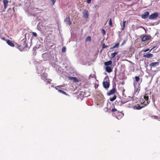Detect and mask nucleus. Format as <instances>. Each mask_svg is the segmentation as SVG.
<instances>
[{
    "label": "nucleus",
    "mask_w": 160,
    "mask_h": 160,
    "mask_svg": "<svg viewBox=\"0 0 160 160\" xmlns=\"http://www.w3.org/2000/svg\"><path fill=\"white\" fill-rule=\"evenodd\" d=\"M37 71L38 74H40L41 76V78L45 82L48 83H50L51 81V80L47 78V74L43 70V68L41 66H39L37 69Z\"/></svg>",
    "instance_id": "1"
},
{
    "label": "nucleus",
    "mask_w": 160,
    "mask_h": 160,
    "mask_svg": "<svg viewBox=\"0 0 160 160\" xmlns=\"http://www.w3.org/2000/svg\"><path fill=\"white\" fill-rule=\"evenodd\" d=\"M144 101L143 102V103L141 104L140 105H139L138 106H135V108L137 110H139L142 108H143L145 107L149 103L148 100V96L147 94H146L143 97Z\"/></svg>",
    "instance_id": "2"
},
{
    "label": "nucleus",
    "mask_w": 160,
    "mask_h": 160,
    "mask_svg": "<svg viewBox=\"0 0 160 160\" xmlns=\"http://www.w3.org/2000/svg\"><path fill=\"white\" fill-rule=\"evenodd\" d=\"M111 110L112 111L114 112L115 114H117L116 117L118 119L121 118L124 115L123 113L121 112H118L115 108H112Z\"/></svg>",
    "instance_id": "3"
},
{
    "label": "nucleus",
    "mask_w": 160,
    "mask_h": 160,
    "mask_svg": "<svg viewBox=\"0 0 160 160\" xmlns=\"http://www.w3.org/2000/svg\"><path fill=\"white\" fill-rule=\"evenodd\" d=\"M50 54L48 53H44L42 55V57L43 60L46 61L48 60Z\"/></svg>",
    "instance_id": "4"
},
{
    "label": "nucleus",
    "mask_w": 160,
    "mask_h": 160,
    "mask_svg": "<svg viewBox=\"0 0 160 160\" xmlns=\"http://www.w3.org/2000/svg\"><path fill=\"white\" fill-rule=\"evenodd\" d=\"M158 14L157 12H155L151 15L149 16V19L151 20H153L156 18L158 16Z\"/></svg>",
    "instance_id": "5"
},
{
    "label": "nucleus",
    "mask_w": 160,
    "mask_h": 160,
    "mask_svg": "<svg viewBox=\"0 0 160 160\" xmlns=\"http://www.w3.org/2000/svg\"><path fill=\"white\" fill-rule=\"evenodd\" d=\"M82 14L84 18H87L88 17V10L85 9L82 12Z\"/></svg>",
    "instance_id": "6"
},
{
    "label": "nucleus",
    "mask_w": 160,
    "mask_h": 160,
    "mask_svg": "<svg viewBox=\"0 0 160 160\" xmlns=\"http://www.w3.org/2000/svg\"><path fill=\"white\" fill-rule=\"evenodd\" d=\"M64 21L66 24L69 25V26L71 25L72 24V22L70 21L69 17H68L65 18L64 19Z\"/></svg>",
    "instance_id": "7"
},
{
    "label": "nucleus",
    "mask_w": 160,
    "mask_h": 160,
    "mask_svg": "<svg viewBox=\"0 0 160 160\" xmlns=\"http://www.w3.org/2000/svg\"><path fill=\"white\" fill-rule=\"evenodd\" d=\"M134 93L137 94L139 93L140 91L139 88L138 87L139 86H138L137 87H136L135 83L134 84Z\"/></svg>",
    "instance_id": "8"
},
{
    "label": "nucleus",
    "mask_w": 160,
    "mask_h": 160,
    "mask_svg": "<svg viewBox=\"0 0 160 160\" xmlns=\"http://www.w3.org/2000/svg\"><path fill=\"white\" fill-rule=\"evenodd\" d=\"M149 15V12L147 11L145 12L143 14L141 15V17L142 18L146 19L148 17Z\"/></svg>",
    "instance_id": "9"
},
{
    "label": "nucleus",
    "mask_w": 160,
    "mask_h": 160,
    "mask_svg": "<svg viewBox=\"0 0 160 160\" xmlns=\"http://www.w3.org/2000/svg\"><path fill=\"white\" fill-rule=\"evenodd\" d=\"M68 78L69 80H72L74 82H76L79 81L78 79L76 77H68Z\"/></svg>",
    "instance_id": "10"
},
{
    "label": "nucleus",
    "mask_w": 160,
    "mask_h": 160,
    "mask_svg": "<svg viewBox=\"0 0 160 160\" xmlns=\"http://www.w3.org/2000/svg\"><path fill=\"white\" fill-rule=\"evenodd\" d=\"M116 92V90L115 88H113L110 91H109L107 93V94L109 95H111L114 94Z\"/></svg>",
    "instance_id": "11"
},
{
    "label": "nucleus",
    "mask_w": 160,
    "mask_h": 160,
    "mask_svg": "<svg viewBox=\"0 0 160 160\" xmlns=\"http://www.w3.org/2000/svg\"><path fill=\"white\" fill-rule=\"evenodd\" d=\"M159 62H152L150 63L149 65V66L151 67H155L157 66H158L159 65Z\"/></svg>",
    "instance_id": "12"
},
{
    "label": "nucleus",
    "mask_w": 160,
    "mask_h": 160,
    "mask_svg": "<svg viewBox=\"0 0 160 160\" xmlns=\"http://www.w3.org/2000/svg\"><path fill=\"white\" fill-rule=\"evenodd\" d=\"M7 42V43L11 47H14V44L10 40H6Z\"/></svg>",
    "instance_id": "13"
},
{
    "label": "nucleus",
    "mask_w": 160,
    "mask_h": 160,
    "mask_svg": "<svg viewBox=\"0 0 160 160\" xmlns=\"http://www.w3.org/2000/svg\"><path fill=\"white\" fill-rule=\"evenodd\" d=\"M103 87L106 89L108 88L109 86V83L107 82H103Z\"/></svg>",
    "instance_id": "14"
},
{
    "label": "nucleus",
    "mask_w": 160,
    "mask_h": 160,
    "mask_svg": "<svg viewBox=\"0 0 160 160\" xmlns=\"http://www.w3.org/2000/svg\"><path fill=\"white\" fill-rule=\"evenodd\" d=\"M153 56V55L151 53H147L143 55V57L147 58H152Z\"/></svg>",
    "instance_id": "15"
},
{
    "label": "nucleus",
    "mask_w": 160,
    "mask_h": 160,
    "mask_svg": "<svg viewBox=\"0 0 160 160\" xmlns=\"http://www.w3.org/2000/svg\"><path fill=\"white\" fill-rule=\"evenodd\" d=\"M3 3H4V7L5 9H6L8 6V0H3Z\"/></svg>",
    "instance_id": "16"
},
{
    "label": "nucleus",
    "mask_w": 160,
    "mask_h": 160,
    "mask_svg": "<svg viewBox=\"0 0 160 160\" xmlns=\"http://www.w3.org/2000/svg\"><path fill=\"white\" fill-rule=\"evenodd\" d=\"M149 37L147 36H144L142 38V42H144L147 40L149 39Z\"/></svg>",
    "instance_id": "17"
},
{
    "label": "nucleus",
    "mask_w": 160,
    "mask_h": 160,
    "mask_svg": "<svg viewBox=\"0 0 160 160\" xmlns=\"http://www.w3.org/2000/svg\"><path fill=\"white\" fill-rule=\"evenodd\" d=\"M106 71L108 73H110L112 71V69L111 67L109 66H106Z\"/></svg>",
    "instance_id": "18"
},
{
    "label": "nucleus",
    "mask_w": 160,
    "mask_h": 160,
    "mask_svg": "<svg viewBox=\"0 0 160 160\" xmlns=\"http://www.w3.org/2000/svg\"><path fill=\"white\" fill-rule=\"evenodd\" d=\"M111 110L112 109L109 108V105H107V108H104V111L105 112H110L111 111H112Z\"/></svg>",
    "instance_id": "19"
},
{
    "label": "nucleus",
    "mask_w": 160,
    "mask_h": 160,
    "mask_svg": "<svg viewBox=\"0 0 160 160\" xmlns=\"http://www.w3.org/2000/svg\"><path fill=\"white\" fill-rule=\"evenodd\" d=\"M112 63V61H109L108 62H105L104 63V65H105L108 66L110 65Z\"/></svg>",
    "instance_id": "20"
},
{
    "label": "nucleus",
    "mask_w": 160,
    "mask_h": 160,
    "mask_svg": "<svg viewBox=\"0 0 160 160\" xmlns=\"http://www.w3.org/2000/svg\"><path fill=\"white\" fill-rule=\"evenodd\" d=\"M118 52H115L114 53H112L111 54V56L112 58H113L115 57V56L118 53Z\"/></svg>",
    "instance_id": "21"
},
{
    "label": "nucleus",
    "mask_w": 160,
    "mask_h": 160,
    "mask_svg": "<svg viewBox=\"0 0 160 160\" xmlns=\"http://www.w3.org/2000/svg\"><path fill=\"white\" fill-rule=\"evenodd\" d=\"M126 22V21H123V23H122L123 27L121 28V30H123L124 29Z\"/></svg>",
    "instance_id": "22"
},
{
    "label": "nucleus",
    "mask_w": 160,
    "mask_h": 160,
    "mask_svg": "<svg viewBox=\"0 0 160 160\" xmlns=\"http://www.w3.org/2000/svg\"><path fill=\"white\" fill-rule=\"evenodd\" d=\"M116 98V96L115 95H114L113 97L110 99V100L111 101H114Z\"/></svg>",
    "instance_id": "23"
},
{
    "label": "nucleus",
    "mask_w": 160,
    "mask_h": 160,
    "mask_svg": "<svg viewBox=\"0 0 160 160\" xmlns=\"http://www.w3.org/2000/svg\"><path fill=\"white\" fill-rule=\"evenodd\" d=\"M119 45V43H118L116 44L113 47L111 48V49H113L118 47Z\"/></svg>",
    "instance_id": "24"
},
{
    "label": "nucleus",
    "mask_w": 160,
    "mask_h": 160,
    "mask_svg": "<svg viewBox=\"0 0 160 160\" xmlns=\"http://www.w3.org/2000/svg\"><path fill=\"white\" fill-rule=\"evenodd\" d=\"M91 40V38L90 36L88 37L86 39V41H90Z\"/></svg>",
    "instance_id": "25"
},
{
    "label": "nucleus",
    "mask_w": 160,
    "mask_h": 160,
    "mask_svg": "<svg viewBox=\"0 0 160 160\" xmlns=\"http://www.w3.org/2000/svg\"><path fill=\"white\" fill-rule=\"evenodd\" d=\"M58 92H59L62 93L63 94H65V95H67L66 93L65 92L63 91L62 90H60V89H58Z\"/></svg>",
    "instance_id": "26"
},
{
    "label": "nucleus",
    "mask_w": 160,
    "mask_h": 160,
    "mask_svg": "<svg viewBox=\"0 0 160 160\" xmlns=\"http://www.w3.org/2000/svg\"><path fill=\"white\" fill-rule=\"evenodd\" d=\"M66 51V48L65 47H63L62 49V52H64Z\"/></svg>",
    "instance_id": "27"
},
{
    "label": "nucleus",
    "mask_w": 160,
    "mask_h": 160,
    "mask_svg": "<svg viewBox=\"0 0 160 160\" xmlns=\"http://www.w3.org/2000/svg\"><path fill=\"white\" fill-rule=\"evenodd\" d=\"M18 49L21 51H22L23 49V48L21 46H20L18 47Z\"/></svg>",
    "instance_id": "28"
},
{
    "label": "nucleus",
    "mask_w": 160,
    "mask_h": 160,
    "mask_svg": "<svg viewBox=\"0 0 160 160\" xmlns=\"http://www.w3.org/2000/svg\"><path fill=\"white\" fill-rule=\"evenodd\" d=\"M50 1L51 2V5H53L55 4V3L56 2V0H51Z\"/></svg>",
    "instance_id": "29"
},
{
    "label": "nucleus",
    "mask_w": 160,
    "mask_h": 160,
    "mask_svg": "<svg viewBox=\"0 0 160 160\" xmlns=\"http://www.w3.org/2000/svg\"><path fill=\"white\" fill-rule=\"evenodd\" d=\"M135 81L138 82L139 80V78L138 76H136L135 77Z\"/></svg>",
    "instance_id": "30"
},
{
    "label": "nucleus",
    "mask_w": 160,
    "mask_h": 160,
    "mask_svg": "<svg viewBox=\"0 0 160 160\" xmlns=\"http://www.w3.org/2000/svg\"><path fill=\"white\" fill-rule=\"evenodd\" d=\"M61 87H62V86H57V87H55V88L56 89L58 90V89H60V88Z\"/></svg>",
    "instance_id": "31"
},
{
    "label": "nucleus",
    "mask_w": 160,
    "mask_h": 160,
    "mask_svg": "<svg viewBox=\"0 0 160 160\" xmlns=\"http://www.w3.org/2000/svg\"><path fill=\"white\" fill-rule=\"evenodd\" d=\"M109 25L110 26H112V19H111V18H110V20H109Z\"/></svg>",
    "instance_id": "32"
},
{
    "label": "nucleus",
    "mask_w": 160,
    "mask_h": 160,
    "mask_svg": "<svg viewBox=\"0 0 160 160\" xmlns=\"http://www.w3.org/2000/svg\"><path fill=\"white\" fill-rule=\"evenodd\" d=\"M32 33L33 34V36H35V37H37V34L36 32H32Z\"/></svg>",
    "instance_id": "33"
},
{
    "label": "nucleus",
    "mask_w": 160,
    "mask_h": 160,
    "mask_svg": "<svg viewBox=\"0 0 160 160\" xmlns=\"http://www.w3.org/2000/svg\"><path fill=\"white\" fill-rule=\"evenodd\" d=\"M126 43V41L125 40H124L123 41L122 43L121 44V45L122 46H123Z\"/></svg>",
    "instance_id": "34"
},
{
    "label": "nucleus",
    "mask_w": 160,
    "mask_h": 160,
    "mask_svg": "<svg viewBox=\"0 0 160 160\" xmlns=\"http://www.w3.org/2000/svg\"><path fill=\"white\" fill-rule=\"evenodd\" d=\"M107 45H106L104 43H103V44H102V48H106L107 47Z\"/></svg>",
    "instance_id": "35"
},
{
    "label": "nucleus",
    "mask_w": 160,
    "mask_h": 160,
    "mask_svg": "<svg viewBox=\"0 0 160 160\" xmlns=\"http://www.w3.org/2000/svg\"><path fill=\"white\" fill-rule=\"evenodd\" d=\"M91 0H87V2L89 4L91 3Z\"/></svg>",
    "instance_id": "36"
},
{
    "label": "nucleus",
    "mask_w": 160,
    "mask_h": 160,
    "mask_svg": "<svg viewBox=\"0 0 160 160\" xmlns=\"http://www.w3.org/2000/svg\"><path fill=\"white\" fill-rule=\"evenodd\" d=\"M149 50V49L148 48H147V49H145L144 51V52H148V51Z\"/></svg>",
    "instance_id": "37"
},
{
    "label": "nucleus",
    "mask_w": 160,
    "mask_h": 160,
    "mask_svg": "<svg viewBox=\"0 0 160 160\" xmlns=\"http://www.w3.org/2000/svg\"><path fill=\"white\" fill-rule=\"evenodd\" d=\"M2 39L4 41H6L7 40H6L5 38L3 37L2 38Z\"/></svg>",
    "instance_id": "38"
},
{
    "label": "nucleus",
    "mask_w": 160,
    "mask_h": 160,
    "mask_svg": "<svg viewBox=\"0 0 160 160\" xmlns=\"http://www.w3.org/2000/svg\"><path fill=\"white\" fill-rule=\"evenodd\" d=\"M102 32H103V33H104V34H105V30H104V29H102Z\"/></svg>",
    "instance_id": "39"
},
{
    "label": "nucleus",
    "mask_w": 160,
    "mask_h": 160,
    "mask_svg": "<svg viewBox=\"0 0 160 160\" xmlns=\"http://www.w3.org/2000/svg\"><path fill=\"white\" fill-rule=\"evenodd\" d=\"M140 28H143V29H144V30H145V28H143V27H142V26H140Z\"/></svg>",
    "instance_id": "40"
},
{
    "label": "nucleus",
    "mask_w": 160,
    "mask_h": 160,
    "mask_svg": "<svg viewBox=\"0 0 160 160\" xmlns=\"http://www.w3.org/2000/svg\"><path fill=\"white\" fill-rule=\"evenodd\" d=\"M119 102H120V103H121V101H119Z\"/></svg>",
    "instance_id": "41"
},
{
    "label": "nucleus",
    "mask_w": 160,
    "mask_h": 160,
    "mask_svg": "<svg viewBox=\"0 0 160 160\" xmlns=\"http://www.w3.org/2000/svg\"><path fill=\"white\" fill-rule=\"evenodd\" d=\"M152 50V49H151V50H150V51H151V50Z\"/></svg>",
    "instance_id": "42"
}]
</instances>
